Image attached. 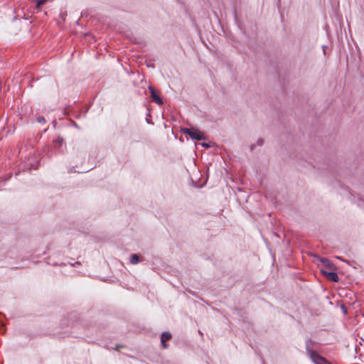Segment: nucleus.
Wrapping results in <instances>:
<instances>
[{
    "mask_svg": "<svg viewBox=\"0 0 364 364\" xmlns=\"http://www.w3.org/2000/svg\"><path fill=\"white\" fill-rule=\"evenodd\" d=\"M309 355H310L313 361L316 363H317L319 360H323V358L319 355H318L317 353L312 350H309Z\"/></svg>",
    "mask_w": 364,
    "mask_h": 364,
    "instance_id": "6",
    "label": "nucleus"
},
{
    "mask_svg": "<svg viewBox=\"0 0 364 364\" xmlns=\"http://www.w3.org/2000/svg\"><path fill=\"white\" fill-rule=\"evenodd\" d=\"M149 90L151 92V97L155 101V102L157 103L158 105H161L163 103V101L161 99V97L157 95V93L151 87H149Z\"/></svg>",
    "mask_w": 364,
    "mask_h": 364,
    "instance_id": "3",
    "label": "nucleus"
},
{
    "mask_svg": "<svg viewBox=\"0 0 364 364\" xmlns=\"http://www.w3.org/2000/svg\"><path fill=\"white\" fill-rule=\"evenodd\" d=\"M321 263L326 267H328L331 270L335 269V266L328 259L322 258L321 259Z\"/></svg>",
    "mask_w": 364,
    "mask_h": 364,
    "instance_id": "5",
    "label": "nucleus"
},
{
    "mask_svg": "<svg viewBox=\"0 0 364 364\" xmlns=\"http://www.w3.org/2000/svg\"><path fill=\"white\" fill-rule=\"evenodd\" d=\"M201 145L203 146H204V147H208L209 146V145L208 144H206V143H202Z\"/></svg>",
    "mask_w": 364,
    "mask_h": 364,
    "instance_id": "9",
    "label": "nucleus"
},
{
    "mask_svg": "<svg viewBox=\"0 0 364 364\" xmlns=\"http://www.w3.org/2000/svg\"><path fill=\"white\" fill-rule=\"evenodd\" d=\"M48 0H36V8H39L41 5L44 4Z\"/></svg>",
    "mask_w": 364,
    "mask_h": 364,
    "instance_id": "8",
    "label": "nucleus"
},
{
    "mask_svg": "<svg viewBox=\"0 0 364 364\" xmlns=\"http://www.w3.org/2000/svg\"><path fill=\"white\" fill-rule=\"evenodd\" d=\"M130 262L133 264H136L139 262V256L136 254H133L130 258Z\"/></svg>",
    "mask_w": 364,
    "mask_h": 364,
    "instance_id": "7",
    "label": "nucleus"
},
{
    "mask_svg": "<svg viewBox=\"0 0 364 364\" xmlns=\"http://www.w3.org/2000/svg\"><path fill=\"white\" fill-rule=\"evenodd\" d=\"M182 132L189 135L193 139L203 140L205 139L204 132L196 128H184L182 129Z\"/></svg>",
    "mask_w": 364,
    "mask_h": 364,
    "instance_id": "1",
    "label": "nucleus"
},
{
    "mask_svg": "<svg viewBox=\"0 0 364 364\" xmlns=\"http://www.w3.org/2000/svg\"><path fill=\"white\" fill-rule=\"evenodd\" d=\"M321 273L329 280L333 282H338L339 280L338 276L334 272H328L324 269H321Z\"/></svg>",
    "mask_w": 364,
    "mask_h": 364,
    "instance_id": "2",
    "label": "nucleus"
},
{
    "mask_svg": "<svg viewBox=\"0 0 364 364\" xmlns=\"http://www.w3.org/2000/svg\"><path fill=\"white\" fill-rule=\"evenodd\" d=\"M171 335L168 332H164L162 333L161 337V342L163 348H166V341L169 340L171 338Z\"/></svg>",
    "mask_w": 364,
    "mask_h": 364,
    "instance_id": "4",
    "label": "nucleus"
}]
</instances>
